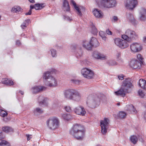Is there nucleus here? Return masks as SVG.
<instances>
[{
  "label": "nucleus",
  "mask_w": 146,
  "mask_h": 146,
  "mask_svg": "<svg viewBox=\"0 0 146 146\" xmlns=\"http://www.w3.org/2000/svg\"><path fill=\"white\" fill-rule=\"evenodd\" d=\"M69 133L78 139H82L84 135L83 127L80 125L76 124L73 125L69 131Z\"/></svg>",
  "instance_id": "f257e3e1"
},
{
  "label": "nucleus",
  "mask_w": 146,
  "mask_h": 146,
  "mask_svg": "<svg viewBox=\"0 0 146 146\" xmlns=\"http://www.w3.org/2000/svg\"><path fill=\"white\" fill-rule=\"evenodd\" d=\"M52 72L47 71L44 73L43 75V78L44 79L45 84L49 87H55L57 85L56 80L52 76Z\"/></svg>",
  "instance_id": "f03ea898"
},
{
  "label": "nucleus",
  "mask_w": 146,
  "mask_h": 146,
  "mask_svg": "<svg viewBox=\"0 0 146 146\" xmlns=\"http://www.w3.org/2000/svg\"><path fill=\"white\" fill-rule=\"evenodd\" d=\"M97 3L100 7L110 8L116 5L115 0H97Z\"/></svg>",
  "instance_id": "7ed1b4c3"
},
{
  "label": "nucleus",
  "mask_w": 146,
  "mask_h": 146,
  "mask_svg": "<svg viewBox=\"0 0 146 146\" xmlns=\"http://www.w3.org/2000/svg\"><path fill=\"white\" fill-rule=\"evenodd\" d=\"M87 104L90 107L95 108L99 105L100 99L96 96L90 95L88 97Z\"/></svg>",
  "instance_id": "20e7f679"
},
{
  "label": "nucleus",
  "mask_w": 146,
  "mask_h": 146,
  "mask_svg": "<svg viewBox=\"0 0 146 146\" xmlns=\"http://www.w3.org/2000/svg\"><path fill=\"white\" fill-rule=\"evenodd\" d=\"M99 44L96 38L93 37L91 38L90 42L84 40L83 42V46L88 50H91L92 47H96L99 46Z\"/></svg>",
  "instance_id": "39448f33"
},
{
  "label": "nucleus",
  "mask_w": 146,
  "mask_h": 146,
  "mask_svg": "<svg viewBox=\"0 0 146 146\" xmlns=\"http://www.w3.org/2000/svg\"><path fill=\"white\" fill-rule=\"evenodd\" d=\"M138 35L134 31L130 29L126 30L125 35H122V38L123 39L129 42H131L132 39L137 36Z\"/></svg>",
  "instance_id": "423d86ee"
},
{
  "label": "nucleus",
  "mask_w": 146,
  "mask_h": 146,
  "mask_svg": "<svg viewBox=\"0 0 146 146\" xmlns=\"http://www.w3.org/2000/svg\"><path fill=\"white\" fill-rule=\"evenodd\" d=\"M47 125L50 129H54L58 127L59 126V120L56 117L49 118L48 120Z\"/></svg>",
  "instance_id": "0eeeda50"
},
{
  "label": "nucleus",
  "mask_w": 146,
  "mask_h": 146,
  "mask_svg": "<svg viewBox=\"0 0 146 146\" xmlns=\"http://www.w3.org/2000/svg\"><path fill=\"white\" fill-rule=\"evenodd\" d=\"M110 122L109 119L106 117H105L104 120L100 121L101 132L103 134L105 135L107 133V129L109 127Z\"/></svg>",
  "instance_id": "6e6552de"
},
{
  "label": "nucleus",
  "mask_w": 146,
  "mask_h": 146,
  "mask_svg": "<svg viewBox=\"0 0 146 146\" xmlns=\"http://www.w3.org/2000/svg\"><path fill=\"white\" fill-rule=\"evenodd\" d=\"M81 73L84 77L89 79H92L94 76L93 71L87 68L82 69L81 70Z\"/></svg>",
  "instance_id": "1a4fd4ad"
},
{
  "label": "nucleus",
  "mask_w": 146,
  "mask_h": 146,
  "mask_svg": "<svg viewBox=\"0 0 146 146\" xmlns=\"http://www.w3.org/2000/svg\"><path fill=\"white\" fill-rule=\"evenodd\" d=\"M137 0H127L125 2V6L127 9H133L138 5Z\"/></svg>",
  "instance_id": "9d476101"
},
{
  "label": "nucleus",
  "mask_w": 146,
  "mask_h": 146,
  "mask_svg": "<svg viewBox=\"0 0 146 146\" xmlns=\"http://www.w3.org/2000/svg\"><path fill=\"white\" fill-rule=\"evenodd\" d=\"M115 44L119 48L124 49L127 47L129 44L127 41L125 40H122L120 38H116L114 40Z\"/></svg>",
  "instance_id": "9b49d317"
},
{
  "label": "nucleus",
  "mask_w": 146,
  "mask_h": 146,
  "mask_svg": "<svg viewBox=\"0 0 146 146\" xmlns=\"http://www.w3.org/2000/svg\"><path fill=\"white\" fill-rule=\"evenodd\" d=\"M121 86L127 91L133 87L131 80L129 78H126L123 81Z\"/></svg>",
  "instance_id": "f8f14e48"
},
{
  "label": "nucleus",
  "mask_w": 146,
  "mask_h": 146,
  "mask_svg": "<svg viewBox=\"0 0 146 146\" xmlns=\"http://www.w3.org/2000/svg\"><path fill=\"white\" fill-rule=\"evenodd\" d=\"M75 90V89L73 88H68L65 90L64 91V97L68 100H72Z\"/></svg>",
  "instance_id": "ddd939ff"
},
{
  "label": "nucleus",
  "mask_w": 146,
  "mask_h": 146,
  "mask_svg": "<svg viewBox=\"0 0 146 146\" xmlns=\"http://www.w3.org/2000/svg\"><path fill=\"white\" fill-rule=\"evenodd\" d=\"M71 49L73 52H75L76 50L78 49L77 51L78 52L76 54L77 57L78 58L80 57L82 54V48L80 47L78 45H74L72 46L71 47Z\"/></svg>",
  "instance_id": "4468645a"
},
{
  "label": "nucleus",
  "mask_w": 146,
  "mask_h": 146,
  "mask_svg": "<svg viewBox=\"0 0 146 146\" xmlns=\"http://www.w3.org/2000/svg\"><path fill=\"white\" fill-rule=\"evenodd\" d=\"M142 64L136 60H132L129 63L130 66L134 69H139L140 68Z\"/></svg>",
  "instance_id": "2eb2a0df"
},
{
  "label": "nucleus",
  "mask_w": 146,
  "mask_h": 146,
  "mask_svg": "<svg viewBox=\"0 0 146 146\" xmlns=\"http://www.w3.org/2000/svg\"><path fill=\"white\" fill-rule=\"evenodd\" d=\"M131 50L134 52H138L141 49V45L137 43H133L130 46Z\"/></svg>",
  "instance_id": "dca6fc26"
},
{
  "label": "nucleus",
  "mask_w": 146,
  "mask_h": 146,
  "mask_svg": "<svg viewBox=\"0 0 146 146\" xmlns=\"http://www.w3.org/2000/svg\"><path fill=\"white\" fill-rule=\"evenodd\" d=\"M74 111L76 114L82 116L84 115L86 113L84 108L81 106L76 108L74 110Z\"/></svg>",
  "instance_id": "f3484780"
},
{
  "label": "nucleus",
  "mask_w": 146,
  "mask_h": 146,
  "mask_svg": "<svg viewBox=\"0 0 146 146\" xmlns=\"http://www.w3.org/2000/svg\"><path fill=\"white\" fill-rule=\"evenodd\" d=\"M92 56L94 58L98 59L104 60L106 58V56L104 54L97 51L93 52Z\"/></svg>",
  "instance_id": "a211bd4d"
},
{
  "label": "nucleus",
  "mask_w": 146,
  "mask_h": 146,
  "mask_svg": "<svg viewBox=\"0 0 146 146\" xmlns=\"http://www.w3.org/2000/svg\"><path fill=\"white\" fill-rule=\"evenodd\" d=\"M81 99L80 94L79 92L75 90L71 100L75 101L78 102Z\"/></svg>",
  "instance_id": "6ab92c4d"
},
{
  "label": "nucleus",
  "mask_w": 146,
  "mask_h": 146,
  "mask_svg": "<svg viewBox=\"0 0 146 146\" xmlns=\"http://www.w3.org/2000/svg\"><path fill=\"white\" fill-rule=\"evenodd\" d=\"M139 19L141 21H144L146 20V9L141 8L139 11Z\"/></svg>",
  "instance_id": "aec40b11"
},
{
  "label": "nucleus",
  "mask_w": 146,
  "mask_h": 146,
  "mask_svg": "<svg viewBox=\"0 0 146 146\" xmlns=\"http://www.w3.org/2000/svg\"><path fill=\"white\" fill-rule=\"evenodd\" d=\"M71 2L73 4L75 9L77 11V14L80 16H81L82 15L81 11L85 10V8L84 7H81V8L77 6L76 5L74 0H72Z\"/></svg>",
  "instance_id": "412c9836"
},
{
  "label": "nucleus",
  "mask_w": 146,
  "mask_h": 146,
  "mask_svg": "<svg viewBox=\"0 0 146 146\" xmlns=\"http://www.w3.org/2000/svg\"><path fill=\"white\" fill-rule=\"evenodd\" d=\"M128 93L127 90H125V88L121 86L120 89L117 91L115 92V93L117 96H121L122 97L125 96L126 93Z\"/></svg>",
  "instance_id": "4be33fe9"
},
{
  "label": "nucleus",
  "mask_w": 146,
  "mask_h": 146,
  "mask_svg": "<svg viewBox=\"0 0 146 146\" xmlns=\"http://www.w3.org/2000/svg\"><path fill=\"white\" fill-rule=\"evenodd\" d=\"M45 87L42 86H37L32 88L33 92V93L35 94L39 92L43 91L45 90Z\"/></svg>",
  "instance_id": "5701e85b"
},
{
  "label": "nucleus",
  "mask_w": 146,
  "mask_h": 146,
  "mask_svg": "<svg viewBox=\"0 0 146 146\" xmlns=\"http://www.w3.org/2000/svg\"><path fill=\"white\" fill-rule=\"evenodd\" d=\"M93 13L96 18H102L103 17V14L102 11L97 9H94L93 11Z\"/></svg>",
  "instance_id": "b1692460"
},
{
  "label": "nucleus",
  "mask_w": 146,
  "mask_h": 146,
  "mask_svg": "<svg viewBox=\"0 0 146 146\" xmlns=\"http://www.w3.org/2000/svg\"><path fill=\"white\" fill-rule=\"evenodd\" d=\"M63 9L64 11H69L70 10V7L69 3L67 0H64L63 3Z\"/></svg>",
  "instance_id": "393cba45"
},
{
  "label": "nucleus",
  "mask_w": 146,
  "mask_h": 146,
  "mask_svg": "<svg viewBox=\"0 0 146 146\" xmlns=\"http://www.w3.org/2000/svg\"><path fill=\"white\" fill-rule=\"evenodd\" d=\"M39 98V99L42 100L41 101L39 102L40 106H42V105H44L45 106H47L48 105V103L47 102V99L46 98L40 96Z\"/></svg>",
  "instance_id": "a878e982"
},
{
  "label": "nucleus",
  "mask_w": 146,
  "mask_h": 146,
  "mask_svg": "<svg viewBox=\"0 0 146 146\" xmlns=\"http://www.w3.org/2000/svg\"><path fill=\"white\" fill-rule=\"evenodd\" d=\"M126 16L127 18L132 24H135L136 23V21L132 14L130 13H127Z\"/></svg>",
  "instance_id": "bb28decb"
},
{
  "label": "nucleus",
  "mask_w": 146,
  "mask_h": 146,
  "mask_svg": "<svg viewBox=\"0 0 146 146\" xmlns=\"http://www.w3.org/2000/svg\"><path fill=\"white\" fill-rule=\"evenodd\" d=\"M139 85L141 88L146 90V81L143 79H140L139 81Z\"/></svg>",
  "instance_id": "cd10ccee"
},
{
  "label": "nucleus",
  "mask_w": 146,
  "mask_h": 146,
  "mask_svg": "<svg viewBox=\"0 0 146 146\" xmlns=\"http://www.w3.org/2000/svg\"><path fill=\"white\" fill-rule=\"evenodd\" d=\"M2 83L7 86H11L13 85V82L7 78H5L2 82Z\"/></svg>",
  "instance_id": "c85d7f7f"
},
{
  "label": "nucleus",
  "mask_w": 146,
  "mask_h": 146,
  "mask_svg": "<svg viewBox=\"0 0 146 146\" xmlns=\"http://www.w3.org/2000/svg\"><path fill=\"white\" fill-rule=\"evenodd\" d=\"M2 129L3 131L6 133L13 131V129L12 128L8 126L3 127Z\"/></svg>",
  "instance_id": "c756f323"
},
{
  "label": "nucleus",
  "mask_w": 146,
  "mask_h": 146,
  "mask_svg": "<svg viewBox=\"0 0 146 146\" xmlns=\"http://www.w3.org/2000/svg\"><path fill=\"white\" fill-rule=\"evenodd\" d=\"M62 116L64 119L67 120H70L71 119L72 117L70 113L69 114H63Z\"/></svg>",
  "instance_id": "7c9ffc66"
},
{
  "label": "nucleus",
  "mask_w": 146,
  "mask_h": 146,
  "mask_svg": "<svg viewBox=\"0 0 146 146\" xmlns=\"http://www.w3.org/2000/svg\"><path fill=\"white\" fill-rule=\"evenodd\" d=\"M130 140L133 144H135L138 141V138L136 136L133 135L130 137Z\"/></svg>",
  "instance_id": "2f4dec72"
},
{
  "label": "nucleus",
  "mask_w": 146,
  "mask_h": 146,
  "mask_svg": "<svg viewBox=\"0 0 146 146\" xmlns=\"http://www.w3.org/2000/svg\"><path fill=\"white\" fill-rule=\"evenodd\" d=\"M35 9L36 10H39L42 9L44 7V4L36 3L35 4Z\"/></svg>",
  "instance_id": "473e14b6"
},
{
  "label": "nucleus",
  "mask_w": 146,
  "mask_h": 146,
  "mask_svg": "<svg viewBox=\"0 0 146 146\" xmlns=\"http://www.w3.org/2000/svg\"><path fill=\"white\" fill-rule=\"evenodd\" d=\"M49 53H50L52 56L53 57H55L57 56V52L56 50L52 48L50 51H49Z\"/></svg>",
  "instance_id": "72a5a7b5"
},
{
  "label": "nucleus",
  "mask_w": 146,
  "mask_h": 146,
  "mask_svg": "<svg viewBox=\"0 0 146 146\" xmlns=\"http://www.w3.org/2000/svg\"><path fill=\"white\" fill-rule=\"evenodd\" d=\"M0 146H10L9 143L5 140H0Z\"/></svg>",
  "instance_id": "f704fd0d"
},
{
  "label": "nucleus",
  "mask_w": 146,
  "mask_h": 146,
  "mask_svg": "<svg viewBox=\"0 0 146 146\" xmlns=\"http://www.w3.org/2000/svg\"><path fill=\"white\" fill-rule=\"evenodd\" d=\"M117 115L119 118L121 119H124L126 115V114L123 111H121L119 112Z\"/></svg>",
  "instance_id": "c9c22d12"
},
{
  "label": "nucleus",
  "mask_w": 146,
  "mask_h": 146,
  "mask_svg": "<svg viewBox=\"0 0 146 146\" xmlns=\"http://www.w3.org/2000/svg\"><path fill=\"white\" fill-rule=\"evenodd\" d=\"M21 9V8L19 6H15L13 7L11 10V12L13 13H17V12H19L20 11Z\"/></svg>",
  "instance_id": "e433bc0d"
},
{
  "label": "nucleus",
  "mask_w": 146,
  "mask_h": 146,
  "mask_svg": "<svg viewBox=\"0 0 146 146\" xmlns=\"http://www.w3.org/2000/svg\"><path fill=\"white\" fill-rule=\"evenodd\" d=\"M43 112V111L38 108H36L34 111V113L35 115L38 113L39 114L42 113Z\"/></svg>",
  "instance_id": "4c0bfd02"
},
{
  "label": "nucleus",
  "mask_w": 146,
  "mask_h": 146,
  "mask_svg": "<svg viewBox=\"0 0 146 146\" xmlns=\"http://www.w3.org/2000/svg\"><path fill=\"white\" fill-rule=\"evenodd\" d=\"M91 32L94 35L98 33L97 29H96L94 25L93 24H92V25Z\"/></svg>",
  "instance_id": "58836bf2"
},
{
  "label": "nucleus",
  "mask_w": 146,
  "mask_h": 146,
  "mask_svg": "<svg viewBox=\"0 0 146 146\" xmlns=\"http://www.w3.org/2000/svg\"><path fill=\"white\" fill-rule=\"evenodd\" d=\"M7 115V112L2 110L0 109V115L3 117H5Z\"/></svg>",
  "instance_id": "ea45409f"
},
{
  "label": "nucleus",
  "mask_w": 146,
  "mask_h": 146,
  "mask_svg": "<svg viewBox=\"0 0 146 146\" xmlns=\"http://www.w3.org/2000/svg\"><path fill=\"white\" fill-rule=\"evenodd\" d=\"M137 59L139 60V62L143 64V58L141 54H139L137 56Z\"/></svg>",
  "instance_id": "a19ab883"
},
{
  "label": "nucleus",
  "mask_w": 146,
  "mask_h": 146,
  "mask_svg": "<svg viewBox=\"0 0 146 146\" xmlns=\"http://www.w3.org/2000/svg\"><path fill=\"white\" fill-rule=\"evenodd\" d=\"M99 35L103 39L106 40V34L104 32L101 31L99 32Z\"/></svg>",
  "instance_id": "79ce46f5"
},
{
  "label": "nucleus",
  "mask_w": 146,
  "mask_h": 146,
  "mask_svg": "<svg viewBox=\"0 0 146 146\" xmlns=\"http://www.w3.org/2000/svg\"><path fill=\"white\" fill-rule=\"evenodd\" d=\"M108 64L110 66H113L116 64V62L114 60H110L108 61Z\"/></svg>",
  "instance_id": "37998d69"
},
{
  "label": "nucleus",
  "mask_w": 146,
  "mask_h": 146,
  "mask_svg": "<svg viewBox=\"0 0 146 146\" xmlns=\"http://www.w3.org/2000/svg\"><path fill=\"white\" fill-rule=\"evenodd\" d=\"M65 109L67 112H70L72 111L71 107L69 106L65 107Z\"/></svg>",
  "instance_id": "c03bdc74"
},
{
  "label": "nucleus",
  "mask_w": 146,
  "mask_h": 146,
  "mask_svg": "<svg viewBox=\"0 0 146 146\" xmlns=\"http://www.w3.org/2000/svg\"><path fill=\"white\" fill-rule=\"evenodd\" d=\"M70 81L71 82L77 84H79L80 82V80L74 79H71Z\"/></svg>",
  "instance_id": "a18cd8bd"
},
{
  "label": "nucleus",
  "mask_w": 146,
  "mask_h": 146,
  "mask_svg": "<svg viewBox=\"0 0 146 146\" xmlns=\"http://www.w3.org/2000/svg\"><path fill=\"white\" fill-rule=\"evenodd\" d=\"M130 108L131 111H132L135 113L137 112V111L135 109L134 106L132 105H131L129 106Z\"/></svg>",
  "instance_id": "49530a36"
},
{
  "label": "nucleus",
  "mask_w": 146,
  "mask_h": 146,
  "mask_svg": "<svg viewBox=\"0 0 146 146\" xmlns=\"http://www.w3.org/2000/svg\"><path fill=\"white\" fill-rule=\"evenodd\" d=\"M5 137V136L3 135V133L0 131V140H3Z\"/></svg>",
  "instance_id": "de8ad7c7"
},
{
  "label": "nucleus",
  "mask_w": 146,
  "mask_h": 146,
  "mask_svg": "<svg viewBox=\"0 0 146 146\" xmlns=\"http://www.w3.org/2000/svg\"><path fill=\"white\" fill-rule=\"evenodd\" d=\"M27 24L26 23H25V22H24L21 25V28L23 29H25L26 27H27Z\"/></svg>",
  "instance_id": "09e8293b"
},
{
  "label": "nucleus",
  "mask_w": 146,
  "mask_h": 146,
  "mask_svg": "<svg viewBox=\"0 0 146 146\" xmlns=\"http://www.w3.org/2000/svg\"><path fill=\"white\" fill-rule=\"evenodd\" d=\"M139 94L140 96L141 97H143L144 96V94L143 92L141 90H139Z\"/></svg>",
  "instance_id": "8fccbe9b"
},
{
  "label": "nucleus",
  "mask_w": 146,
  "mask_h": 146,
  "mask_svg": "<svg viewBox=\"0 0 146 146\" xmlns=\"http://www.w3.org/2000/svg\"><path fill=\"white\" fill-rule=\"evenodd\" d=\"M118 19L117 17L116 16H113V19L112 21L114 22H115L117 21Z\"/></svg>",
  "instance_id": "3c124183"
},
{
  "label": "nucleus",
  "mask_w": 146,
  "mask_h": 146,
  "mask_svg": "<svg viewBox=\"0 0 146 146\" xmlns=\"http://www.w3.org/2000/svg\"><path fill=\"white\" fill-rule=\"evenodd\" d=\"M118 78L119 80H122L124 78V76L123 75H119L118 76Z\"/></svg>",
  "instance_id": "603ef678"
},
{
  "label": "nucleus",
  "mask_w": 146,
  "mask_h": 146,
  "mask_svg": "<svg viewBox=\"0 0 146 146\" xmlns=\"http://www.w3.org/2000/svg\"><path fill=\"white\" fill-rule=\"evenodd\" d=\"M106 33L108 35H111L112 32L109 29L106 31Z\"/></svg>",
  "instance_id": "864d4df0"
},
{
  "label": "nucleus",
  "mask_w": 146,
  "mask_h": 146,
  "mask_svg": "<svg viewBox=\"0 0 146 146\" xmlns=\"http://www.w3.org/2000/svg\"><path fill=\"white\" fill-rule=\"evenodd\" d=\"M31 12L32 11L31 10H29V12L28 13H25V15H31Z\"/></svg>",
  "instance_id": "5fc2aeb1"
},
{
  "label": "nucleus",
  "mask_w": 146,
  "mask_h": 146,
  "mask_svg": "<svg viewBox=\"0 0 146 146\" xmlns=\"http://www.w3.org/2000/svg\"><path fill=\"white\" fill-rule=\"evenodd\" d=\"M30 21V20L29 19H27L25 20L24 22L26 23L27 25H28Z\"/></svg>",
  "instance_id": "6e6d98bb"
},
{
  "label": "nucleus",
  "mask_w": 146,
  "mask_h": 146,
  "mask_svg": "<svg viewBox=\"0 0 146 146\" xmlns=\"http://www.w3.org/2000/svg\"><path fill=\"white\" fill-rule=\"evenodd\" d=\"M34 8L35 9V5H31L30 7V10H31Z\"/></svg>",
  "instance_id": "4d7b16f0"
},
{
  "label": "nucleus",
  "mask_w": 146,
  "mask_h": 146,
  "mask_svg": "<svg viewBox=\"0 0 146 146\" xmlns=\"http://www.w3.org/2000/svg\"><path fill=\"white\" fill-rule=\"evenodd\" d=\"M16 44L19 46L21 44V42L19 40H17L16 41Z\"/></svg>",
  "instance_id": "13d9d810"
},
{
  "label": "nucleus",
  "mask_w": 146,
  "mask_h": 146,
  "mask_svg": "<svg viewBox=\"0 0 146 146\" xmlns=\"http://www.w3.org/2000/svg\"><path fill=\"white\" fill-rule=\"evenodd\" d=\"M27 139L28 141L31 139V137H30V136L29 135H27Z\"/></svg>",
  "instance_id": "bf43d9fd"
},
{
  "label": "nucleus",
  "mask_w": 146,
  "mask_h": 146,
  "mask_svg": "<svg viewBox=\"0 0 146 146\" xmlns=\"http://www.w3.org/2000/svg\"><path fill=\"white\" fill-rule=\"evenodd\" d=\"M3 120L5 122H7L9 120L7 118H4Z\"/></svg>",
  "instance_id": "052dcab7"
},
{
  "label": "nucleus",
  "mask_w": 146,
  "mask_h": 146,
  "mask_svg": "<svg viewBox=\"0 0 146 146\" xmlns=\"http://www.w3.org/2000/svg\"><path fill=\"white\" fill-rule=\"evenodd\" d=\"M121 56V54L120 53H117V57L118 58H119Z\"/></svg>",
  "instance_id": "680f3d73"
},
{
  "label": "nucleus",
  "mask_w": 146,
  "mask_h": 146,
  "mask_svg": "<svg viewBox=\"0 0 146 146\" xmlns=\"http://www.w3.org/2000/svg\"><path fill=\"white\" fill-rule=\"evenodd\" d=\"M143 117L145 118L146 119V111L144 112Z\"/></svg>",
  "instance_id": "e2e57ef3"
},
{
  "label": "nucleus",
  "mask_w": 146,
  "mask_h": 146,
  "mask_svg": "<svg viewBox=\"0 0 146 146\" xmlns=\"http://www.w3.org/2000/svg\"><path fill=\"white\" fill-rule=\"evenodd\" d=\"M29 1L31 3H34L35 2L34 0H29Z\"/></svg>",
  "instance_id": "0e129e2a"
},
{
  "label": "nucleus",
  "mask_w": 146,
  "mask_h": 146,
  "mask_svg": "<svg viewBox=\"0 0 146 146\" xmlns=\"http://www.w3.org/2000/svg\"><path fill=\"white\" fill-rule=\"evenodd\" d=\"M19 93H20L22 95H23L24 94V92H23L22 91H19Z\"/></svg>",
  "instance_id": "69168bd1"
},
{
  "label": "nucleus",
  "mask_w": 146,
  "mask_h": 146,
  "mask_svg": "<svg viewBox=\"0 0 146 146\" xmlns=\"http://www.w3.org/2000/svg\"><path fill=\"white\" fill-rule=\"evenodd\" d=\"M144 41L145 42H146V37L144 38Z\"/></svg>",
  "instance_id": "338daca9"
},
{
  "label": "nucleus",
  "mask_w": 146,
  "mask_h": 146,
  "mask_svg": "<svg viewBox=\"0 0 146 146\" xmlns=\"http://www.w3.org/2000/svg\"><path fill=\"white\" fill-rule=\"evenodd\" d=\"M116 104L117 106H119L120 105V103H117Z\"/></svg>",
  "instance_id": "774afa93"
}]
</instances>
